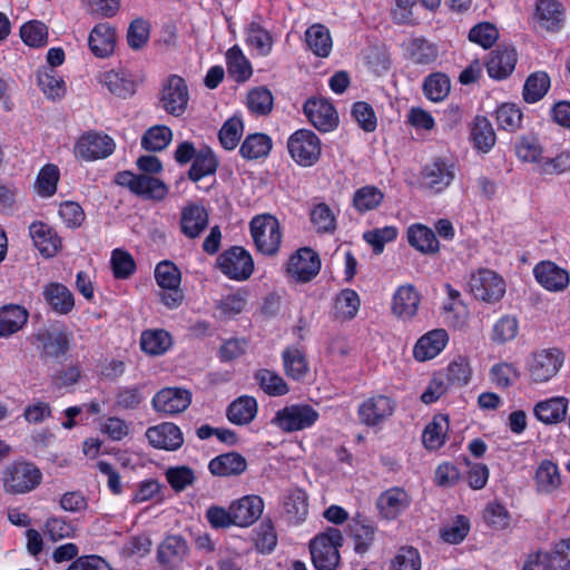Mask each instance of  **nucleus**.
I'll use <instances>...</instances> for the list:
<instances>
[{
    "label": "nucleus",
    "instance_id": "1",
    "mask_svg": "<svg viewBox=\"0 0 570 570\" xmlns=\"http://www.w3.org/2000/svg\"><path fill=\"white\" fill-rule=\"evenodd\" d=\"M343 537L338 529L330 528L309 543L312 561L317 570H335L340 563L338 548Z\"/></svg>",
    "mask_w": 570,
    "mask_h": 570
},
{
    "label": "nucleus",
    "instance_id": "2",
    "mask_svg": "<svg viewBox=\"0 0 570 570\" xmlns=\"http://www.w3.org/2000/svg\"><path fill=\"white\" fill-rule=\"evenodd\" d=\"M564 363V353L556 347L542 348L530 354L527 362L529 380L542 384L553 379Z\"/></svg>",
    "mask_w": 570,
    "mask_h": 570
},
{
    "label": "nucleus",
    "instance_id": "3",
    "mask_svg": "<svg viewBox=\"0 0 570 570\" xmlns=\"http://www.w3.org/2000/svg\"><path fill=\"white\" fill-rule=\"evenodd\" d=\"M250 234L258 252L267 256L278 253L282 244L279 222L269 214L255 216L250 222Z\"/></svg>",
    "mask_w": 570,
    "mask_h": 570
},
{
    "label": "nucleus",
    "instance_id": "4",
    "mask_svg": "<svg viewBox=\"0 0 570 570\" xmlns=\"http://www.w3.org/2000/svg\"><path fill=\"white\" fill-rule=\"evenodd\" d=\"M320 417L309 404H291L278 410L272 423L283 432L292 433L311 428Z\"/></svg>",
    "mask_w": 570,
    "mask_h": 570
},
{
    "label": "nucleus",
    "instance_id": "5",
    "mask_svg": "<svg viewBox=\"0 0 570 570\" xmlns=\"http://www.w3.org/2000/svg\"><path fill=\"white\" fill-rule=\"evenodd\" d=\"M42 479L40 470L29 462H14L3 472L4 489L9 493H26L37 488Z\"/></svg>",
    "mask_w": 570,
    "mask_h": 570
},
{
    "label": "nucleus",
    "instance_id": "6",
    "mask_svg": "<svg viewBox=\"0 0 570 570\" xmlns=\"http://www.w3.org/2000/svg\"><path fill=\"white\" fill-rule=\"evenodd\" d=\"M469 288L476 299L493 304L504 296L505 282L495 272L480 268L470 276Z\"/></svg>",
    "mask_w": 570,
    "mask_h": 570
},
{
    "label": "nucleus",
    "instance_id": "7",
    "mask_svg": "<svg viewBox=\"0 0 570 570\" xmlns=\"http://www.w3.org/2000/svg\"><path fill=\"white\" fill-rule=\"evenodd\" d=\"M115 183L147 199L161 200L168 194L165 183L149 175L120 171L116 175Z\"/></svg>",
    "mask_w": 570,
    "mask_h": 570
},
{
    "label": "nucleus",
    "instance_id": "8",
    "mask_svg": "<svg viewBox=\"0 0 570 570\" xmlns=\"http://www.w3.org/2000/svg\"><path fill=\"white\" fill-rule=\"evenodd\" d=\"M291 157L301 166H313L321 157V141L308 129L295 131L287 141Z\"/></svg>",
    "mask_w": 570,
    "mask_h": 570
},
{
    "label": "nucleus",
    "instance_id": "9",
    "mask_svg": "<svg viewBox=\"0 0 570 570\" xmlns=\"http://www.w3.org/2000/svg\"><path fill=\"white\" fill-rule=\"evenodd\" d=\"M189 91L186 81L177 76H169L159 92V106L169 115L180 117L187 109Z\"/></svg>",
    "mask_w": 570,
    "mask_h": 570
},
{
    "label": "nucleus",
    "instance_id": "10",
    "mask_svg": "<svg viewBox=\"0 0 570 570\" xmlns=\"http://www.w3.org/2000/svg\"><path fill=\"white\" fill-rule=\"evenodd\" d=\"M217 264L226 276L236 281L249 278L254 271V262L250 254L238 246L222 253Z\"/></svg>",
    "mask_w": 570,
    "mask_h": 570
},
{
    "label": "nucleus",
    "instance_id": "11",
    "mask_svg": "<svg viewBox=\"0 0 570 570\" xmlns=\"http://www.w3.org/2000/svg\"><path fill=\"white\" fill-rule=\"evenodd\" d=\"M115 147L114 139L108 135L89 131L76 142L75 155L85 160H96L110 156Z\"/></svg>",
    "mask_w": 570,
    "mask_h": 570
},
{
    "label": "nucleus",
    "instance_id": "12",
    "mask_svg": "<svg viewBox=\"0 0 570 570\" xmlns=\"http://www.w3.org/2000/svg\"><path fill=\"white\" fill-rule=\"evenodd\" d=\"M395 410V402L382 394L364 400L357 410L360 422L366 426H376L389 419Z\"/></svg>",
    "mask_w": 570,
    "mask_h": 570
},
{
    "label": "nucleus",
    "instance_id": "13",
    "mask_svg": "<svg viewBox=\"0 0 570 570\" xmlns=\"http://www.w3.org/2000/svg\"><path fill=\"white\" fill-rule=\"evenodd\" d=\"M321 259L313 249L304 247L293 254L287 263V274L297 282L306 283L320 272Z\"/></svg>",
    "mask_w": 570,
    "mask_h": 570
},
{
    "label": "nucleus",
    "instance_id": "14",
    "mask_svg": "<svg viewBox=\"0 0 570 570\" xmlns=\"http://www.w3.org/2000/svg\"><path fill=\"white\" fill-rule=\"evenodd\" d=\"M191 402V393L186 389L165 387L156 393L151 404L156 412L175 415L188 409Z\"/></svg>",
    "mask_w": 570,
    "mask_h": 570
},
{
    "label": "nucleus",
    "instance_id": "15",
    "mask_svg": "<svg viewBox=\"0 0 570 570\" xmlns=\"http://www.w3.org/2000/svg\"><path fill=\"white\" fill-rule=\"evenodd\" d=\"M304 112L309 122L320 131H331L338 122V116L331 102L325 99H308L304 104Z\"/></svg>",
    "mask_w": 570,
    "mask_h": 570
},
{
    "label": "nucleus",
    "instance_id": "16",
    "mask_svg": "<svg viewBox=\"0 0 570 570\" xmlns=\"http://www.w3.org/2000/svg\"><path fill=\"white\" fill-rule=\"evenodd\" d=\"M208 224L209 214L203 205L191 203L183 207L179 226L185 237L189 239L198 238L208 227Z\"/></svg>",
    "mask_w": 570,
    "mask_h": 570
},
{
    "label": "nucleus",
    "instance_id": "17",
    "mask_svg": "<svg viewBox=\"0 0 570 570\" xmlns=\"http://www.w3.org/2000/svg\"><path fill=\"white\" fill-rule=\"evenodd\" d=\"M410 494L400 487H393L380 494L376 501L380 515L386 520L396 519L411 504Z\"/></svg>",
    "mask_w": 570,
    "mask_h": 570
},
{
    "label": "nucleus",
    "instance_id": "18",
    "mask_svg": "<svg viewBox=\"0 0 570 570\" xmlns=\"http://www.w3.org/2000/svg\"><path fill=\"white\" fill-rule=\"evenodd\" d=\"M146 438L154 448L168 451L177 450L184 443L180 429L169 422L149 428L146 431Z\"/></svg>",
    "mask_w": 570,
    "mask_h": 570
},
{
    "label": "nucleus",
    "instance_id": "19",
    "mask_svg": "<svg viewBox=\"0 0 570 570\" xmlns=\"http://www.w3.org/2000/svg\"><path fill=\"white\" fill-rule=\"evenodd\" d=\"M234 523L237 527H249L259 519L264 510V501L258 495H245L230 503Z\"/></svg>",
    "mask_w": 570,
    "mask_h": 570
},
{
    "label": "nucleus",
    "instance_id": "20",
    "mask_svg": "<svg viewBox=\"0 0 570 570\" xmlns=\"http://www.w3.org/2000/svg\"><path fill=\"white\" fill-rule=\"evenodd\" d=\"M537 281L548 291L560 292L569 285V273L552 262H542L534 267Z\"/></svg>",
    "mask_w": 570,
    "mask_h": 570
},
{
    "label": "nucleus",
    "instance_id": "21",
    "mask_svg": "<svg viewBox=\"0 0 570 570\" xmlns=\"http://www.w3.org/2000/svg\"><path fill=\"white\" fill-rule=\"evenodd\" d=\"M88 45L98 58L109 57L116 46V30L107 22L96 24L89 33Z\"/></svg>",
    "mask_w": 570,
    "mask_h": 570
},
{
    "label": "nucleus",
    "instance_id": "22",
    "mask_svg": "<svg viewBox=\"0 0 570 570\" xmlns=\"http://www.w3.org/2000/svg\"><path fill=\"white\" fill-rule=\"evenodd\" d=\"M454 166L440 158L425 165L422 170L425 185L435 191L446 188L454 179Z\"/></svg>",
    "mask_w": 570,
    "mask_h": 570
},
{
    "label": "nucleus",
    "instance_id": "23",
    "mask_svg": "<svg viewBox=\"0 0 570 570\" xmlns=\"http://www.w3.org/2000/svg\"><path fill=\"white\" fill-rule=\"evenodd\" d=\"M29 234L33 245L45 257H52L58 253L61 245L56 232L42 222L32 223L29 227Z\"/></svg>",
    "mask_w": 570,
    "mask_h": 570
},
{
    "label": "nucleus",
    "instance_id": "24",
    "mask_svg": "<svg viewBox=\"0 0 570 570\" xmlns=\"http://www.w3.org/2000/svg\"><path fill=\"white\" fill-rule=\"evenodd\" d=\"M448 340L449 336L445 330H433L416 342L413 355L420 362L431 360L441 353Z\"/></svg>",
    "mask_w": 570,
    "mask_h": 570
},
{
    "label": "nucleus",
    "instance_id": "25",
    "mask_svg": "<svg viewBox=\"0 0 570 570\" xmlns=\"http://www.w3.org/2000/svg\"><path fill=\"white\" fill-rule=\"evenodd\" d=\"M517 52L513 48H498L491 52L487 62V71L493 79H504L509 77L515 68Z\"/></svg>",
    "mask_w": 570,
    "mask_h": 570
},
{
    "label": "nucleus",
    "instance_id": "26",
    "mask_svg": "<svg viewBox=\"0 0 570 570\" xmlns=\"http://www.w3.org/2000/svg\"><path fill=\"white\" fill-rule=\"evenodd\" d=\"M101 85L119 98H128L136 92V83L131 76L124 70H108L98 76Z\"/></svg>",
    "mask_w": 570,
    "mask_h": 570
},
{
    "label": "nucleus",
    "instance_id": "27",
    "mask_svg": "<svg viewBox=\"0 0 570 570\" xmlns=\"http://www.w3.org/2000/svg\"><path fill=\"white\" fill-rule=\"evenodd\" d=\"M568 399L556 396L540 401L534 405L533 413L535 417L544 424H557L562 422L568 412Z\"/></svg>",
    "mask_w": 570,
    "mask_h": 570
},
{
    "label": "nucleus",
    "instance_id": "28",
    "mask_svg": "<svg viewBox=\"0 0 570 570\" xmlns=\"http://www.w3.org/2000/svg\"><path fill=\"white\" fill-rule=\"evenodd\" d=\"M420 295L412 285L400 286L392 303L393 313L402 320L412 318L419 308Z\"/></svg>",
    "mask_w": 570,
    "mask_h": 570
},
{
    "label": "nucleus",
    "instance_id": "29",
    "mask_svg": "<svg viewBox=\"0 0 570 570\" xmlns=\"http://www.w3.org/2000/svg\"><path fill=\"white\" fill-rule=\"evenodd\" d=\"M208 469L214 475L234 476L246 471L247 461L237 452H228L212 459L209 461Z\"/></svg>",
    "mask_w": 570,
    "mask_h": 570
},
{
    "label": "nucleus",
    "instance_id": "30",
    "mask_svg": "<svg viewBox=\"0 0 570 570\" xmlns=\"http://www.w3.org/2000/svg\"><path fill=\"white\" fill-rule=\"evenodd\" d=\"M535 17L542 29L553 32L561 29L564 12L558 1L540 0L537 4Z\"/></svg>",
    "mask_w": 570,
    "mask_h": 570
},
{
    "label": "nucleus",
    "instance_id": "31",
    "mask_svg": "<svg viewBox=\"0 0 570 570\" xmlns=\"http://www.w3.org/2000/svg\"><path fill=\"white\" fill-rule=\"evenodd\" d=\"M47 304L58 314H68L75 306L72 293L60 283H50L43 287Z\"/></svg>",
    "mask_w": 570,
    "mask_h": 570
},
{
    "label": "nucleus",
    "instance_id": "32",
    "mask_svg": "<svg viewBox=\"0 0 570 570\" xmlns=\"http://www.w3.org/2000/svg\"><path fill=\"white\" fill-rule=\"evenodd\" d=\"M188 553L186 541L179 535L167 537L158 547L157 558L161 564L174 567Z\"/></svg>",
    "mask_w": 570,
    "mask_h": 570
},
{
    "label": "nucleus",
    "instance_id": "33",
    "mask_svg": "<svg viewBox=\"0 0 570 570\" xmlns=\"http://www.w3.org/2000/svg\"><path fill=\"white\" fill-rule=\"evenodd\" d=\"M28 311L20 305H6L0 308V336L7 337L20 331L28 320Z\"/></svg>",
    "mask_w": 570,
    "mask_h": 570
},
{
    "label": "nucleus",
    "instance_id": "34",
    "mask_svg": "<svg viewBox=\"0 0 570 570\" xmlns=\"http://www.w3.org/2000/svg\"><path fill=\"white\" fill-rule=\"evenodd\" d=\"M407 240L411 246L423 254H436L440 249V243L434 232L421 224L409 227Z\"/></svg>",
    "mask_w": 570,
    "mask_h": 570
},
{
    "label": "nucleus",
    "instance_id": "35",
    "mask_svg": "<svg viewBox=\"0 0 570 570\" xmlns=\"http://www.w3.org/2000/svg\"><path fill=\"white\" fill-rule=\"evenodd\" d=\"M257 410L255 397L242 395L234 400L227 407V417L234 424L245 425L255 419Z\"/></svg>",
    "mask_w": 570,
    "mask_h": 570
},
{
    "label": "nucleus",
    "instance_id": "36",
    "mask_svg": "<svg viewBox=\"0 0 570 570\" xmlns=\"http://www.w3.org/2000/svg\"><path fill=\"white\" fill-rule=\"evenodd\" d=\"M43 352L49 357L58 358L69 350L71 333L65 328L52 327L41 334Z\"/></svg>",
    "mask_w": 570,
    "mask_h": 570
},
{
    "label": "nucleus",
    "instance_id": "37",
    "mask_svg": "<svg viewBox=\"0 0 570 570\" xmlns=\"http://www.w3.org/2000/svg\"><path fill=\"white\" fill-rule=\"evenodd\" d=\"M284 372L287 377L303 381L308 371V362L303 351L297 347H287L282 353Z\"/></svg>",
    "mask_w": 570,
    "mask_h": 570
},
{
    "label": "nucleus",
    "instance_id": "38",
    "mask_svg": "<svg viewBox=\"0 0 570 570\" xmlns=\"http://www.w3.org/2000/svg\"><path fill=\"white\" fill-rule=\"evenodd\" d=\"M283 510L291 523L303 521L308 513L307 495L299 489L288 491L284 498Z\"/></svg>",
    "mask_w": 570,
    "mask_h": 570
},
{
    "label": "nucleus",
    "instance_id": "39",
    "mask_svg": "<svg viewBox=\"0 0 570 570\" xmlns=\"http://www.w3.org/2000/svg\"><path fill=\"white\" fill-rule=\"evenodd\" d=\"M305 41L308 48L317 57L326 58L332 50V37L323 24H313L305 32Z\"/></svg>",
    "mask_w": 570,
    "mask_h": 570
},
{
    "label": "nucleus",
    "instance_id": "40",
    "mask_svg": "<svg viewBox=\"0 0 570 570\" xmlns=\"http://www.w3.org/2000/svg\"><path fill=\"white\" fill-rule=\"evenodd\" d=\"M254 379L262 391L269 396H283L289 392L286 381L275 371L261 368L254 373Z\"/></svg>",
    "mask_w": 570,
    "mask_h": 570
},
{
    "label": "nucleus",
    "instance_id": "41",
    "mask_svg": "<svg viewBox=\"0 0 570 570\" xmlns=\"http://www.w3.org/2000/svg\"><path fill=\"white\" fill-rule=\"evenodd\" d=\"M384 200V193L373 185H366L355 190L353 207L360 214L376 209Z\"/></svg>",
    "mask_w": 570,
    "mask_h": 570
},
{
    "label": "nucleus",
    "instance_id": "42",
    "mask_svg": "<svg viewBox=\"0 0 570 570\" xmlns=\"http://www.w3.org/2000/svg\"><path fill=\"white\" fill-rule=\"evenodd\" d=\"M218 167V160L209 148L200 149L193 160L188 171V178L191 181H199L208 175H214Z\"/></svg>",
    "mask_w": 570,
    "mask_h": 570
},
{
    "label": "nucleus",
    "instance_id": "43",
    "mask_svg": "<svg viewBox=\"0 0 570 570\" xmlns=\"http://www.w3.org/2000/svg\"><path fill=\"white\" fill-rule=\"evenodd\" d=\"M449 430V419L446 415H435L433 421L429 423L422 435V442L429 450L440 449L445 439V434Z\"/></svg>",
    "mask_w": 570,
    "mask_h": 570
},
{
    "label": "nucleus",
    "instance_id": "44",
    "mask_svg": "<svg viewBox=\"0 0 570 570\" xmlns=\"http://www.w3.org/2000/svg\"><path fill=\"white\" fill-rule=\"evenodd\" d=\"M406 51L410 60L415 65H431L438 58L436 47L424 38L410 40Z\"/></svg>",
    "mask_w": 570,
    "mask_h": 570
},
{
    "label": "nucleus",
    "instance_id": "45",
    "mask_svg": "<svg viewBox=\"0 0 570 570\" xmlns=\"http://www.w3.org/2000/svg\"><path fill=\"white\" fill-rule=\"evenodd\" d=\"M535 483L540 492L550 493L557 490L561 484L557 464L549 460L542 461L535 472Z\"/></svg>",
    "mask_w": 570,
    "mask_h": 570
},
{
    "label": "nucleus",
    "instance_id": "46",
    "mask_svg": "<svg viewBox=\"0 0 570 570\" xmlns=\"http://www.w3.org/2000/svg\"><path fill=\"white\" fill-rule=\"evenodd\" d=\"M451 90L450 78L443 72H434L428 76L423 82L425 97L434 102L444 100Z\"/></svg>",
    "mask_w": 570,
    "mask_h": 570
},
{
    "label": "nucleus",
    "instance_id": "47",
    "mask_svg": "<svg viewBox=\"0 0 570 570\" xmlns=\"http://www.w3.org/2000/svg\"><path fill=\"white\" fill-rule=\"evenodd\" d=\"M471 137L474 146L483 153H488L495 144V132L485 117L478 116L475 118Z\"/></svg>",
    "mask_w": 570,
    "mask_h": 570
},
{
    "label": "nucleus",
    "instance_id": "48",
    "mask_svg": "<svg viewBox=\"0 0 570 570\" xmlns=\"http://www.w3.org/2000/svg\"><path fill=\"white\" fill-rule=\"evenodd\" d=\"M550 88V77L544 71L531 73L523 86V98L527 102L534 104L542 99Z\"/></svg>",
    "mask_w": 570,
    "mask_h": 570
},
{
    "label": "nucleus",
    "instance_id": "49",
    "mask_svg": "<svg viewBox=\"0 0 570 570\" xmlns=\"http://www.w3.org/2000/svg\"><path fill=\"white\" fill-rule=\"evenodd\" d=\"M360 305L361 301L355 291L350 288L343 289L335 299V317L341 321L352 320L356 316Z\"/></svg>",
    "mask_w": 570,
    "mask_h": 570
},
{
    "label": "nucleus",
    "instance_id": "50",
    "mask_svg": "<svg viewBox=\"0 0 570 570\" xmlns=\"http://www.w3.org/2000/svg\"><path fill=\"white\" fill-rule=\"evenodd\" d=\"M171 345V337L164 330L145 331L140 337L141 350L150 355H160Z\"/></svg>",
    "mask_w": 570,
    "mask_h": 570
},
{
    "label": "nucleus",
    "instance_id": "51",
    "mask_svg": "<svg viewBox=\"0 0 570 570\" xmlns=\"http://www.w3.org/2000/svg\"><path fill=\"white\" fill-rule=\"evenodd\" d=\"M247 42L261 55L267 56L273 49L274 39L261 22L252 21L247 29Z\"/></svg>",
    "mask_w": 570,
    "mask_h": 570
},
{
    "label": "nucleus",
    "instance_id": "52",
    "mask_svg": "<svg viewBox=\"0 0 570 570\" xmlns=\"http://www.w3.org/2000/svg\"><path fill=\"white\" fill-rule=\"evenodd\" d=\"M519 322L515 316L503 315L493 325L491 340L499 345L505 344L517 337Z\"/></svg>",
    "mask_w": 570,
    "mask_h": 570
},
{
    "label": "nucleus",
    "instance_id": "53",
    "mask_svg": "<svg viewBox=\"0 0 570 570\" xmlns=\"http://www.w3.org/2000/svg\"><path fill=\"white\" fill-rule=\"evenodd\" d=\"M272 148L271 139L263 134H253L246 137L239 153L244 158L257 159L266 156Z\"/></svg>",
    "mask_w": 570,
    "mask_h": 570
},
{
    "label": "nucleus",
    "instance_id": "54",
    "mask_svg": "<svg viewBox=\"0 0 570 570\" xmlns=\"http://www.w3.org/2000/svg\"><path fill=\"white\" fill-rule=\"evenodd\" d=\"M228 72L237 80L245 81L252 76V67L239 47H232L226 55Z\"/></svg>",
    "mask_w": 570,
    "mask_h": 570
},
{
    "label": "nucleus",
    "instance_id": "55",
    "mask_svg": "<svg viewBox=\"0 0 570 570\" xmlns=\"http://www.w3.org/2000/svg\"><path fill=\"white\" fill-rule=\"evenodd\" d=\"M171 137L173 132L167 126L157 125L144 134L141 146L150 151H160L169 145Z\"/></svg>",
    "mask_w": 570,
    "mask_h": 570
},
{
    "label": "nucleus",
    "instance_id": "56",
    "mask_svg": "<svg viewBox=\"0 0 570 570\" xmlns=\"http://www.w3.org/2000/svg\"><path fill=\"white\" fill-rule=\"evenodd\" d=\"M38 85L50 99H57L65 94V82L52 68L38 71Z\"/></svg>",
    "mask_w": 570,
    "mask_h": 570
},
{
    "label": "nucleus",
    "instance_id": "57",
    "mask_svg": "<svg viewBox=\"0 0 570 570\" xmlns=\"http://www.w3.org/2000/svg\"><path fill=\"white\" fill-rule=\"evenodd\" d=\"M59 169L53 164L43 166L36 180V190L42 197H50L56 193L59 181Z\"/></svg>",
    "mask_w": 570,
    "mask_h": 570
},
{
    "label": "nucleus",
    "instance_id": "58",
    "mask_svg": "<svg viewBox=\"0 0 570 570\" xmlns=\"http://www.w3.org/2000/svg\"><path fill=\"white\" fill-rule=\"evenodd\" d=\"M244 131V125L240 118L232 117L222 126L218 138L222 146L227 150H233L238 145Z\"/></svg>",
    "mask_w": 570,
    "mask_h": 570
},
{
    "label": "nucleus",
    "instance_id": "59",
    "mask_svg": "<svg viewBox=\"0 0 570 570\" xmlns=\"http://www.w3.org/2000/svg\"><path fill=\"white\" fill-rule=\"evenodd\" d=\"M155 278L161 289L176 288L180 286L181 274L174 263L163 261L155 268Z\"/></svg>",
    "mask_w": 570,
    "mask_h": 570
},
{
    "label": "nucleus",
    "instance_id": "60",
    "mask_svg": "<svg viewBox=\"0 0 570 570\" xmlns=\"http://www.w3.org/2000/svg\"><path fill=\"white\" fill-rule=\"evenodd\" d=\"M165 475L167 482L176 492L184 491L193 485L196 480L194 470L187 465L170 466L166 470Z\"/></svg>",
    "mask_w": 570,
    "mask_h": 570
},
{
    "label": "nucleus",
    "instance_id": "61",
    "mask_svg": "<svg viewBox=\"0 0 570 570\" xmlns=\"http://www.w3.org/2000/svg\"><path fill=\"white\" fill-rule=\"evenodd\" d=\"M390 570H421V557L413 547H402L391 560Z\"/></svg>",
    "mask_w": 570,
    "mask_h": 570
},
{
    "label": "nucleus",
    "instance_id": "62",
    "mask_svg": "<svg viewBox=\"0 0 570 570\" xmlns=\"http://www.w3.org/2000/svg\"><path fill=\"white\" fill-rule=\"evenodd\" d=\"M20 37L30 47H41L47 42L48 28L43 22L29 21L21 27Z\"/></svg>",
    "mask_w": 570,
    "mask_h": 570
},
{
    "label": "nucleus",
    "instance_id": "63",
    "mask_svg": "<svg viewBox=\"0 0 570 570\" xmlns=\"http://www.w3.org/2000/svg\"><path fill=\"white\" fill-rule=\"evenodd\" d=\"M352 117L366 132H373L377 127V117L373 107L365 101H357L352 107Z\"/></svg>",
    "mask_w": 570,
    "mask_h": 570
},
{
    "label": "nucleus",
    "instance_id": "64",
    "mask_svg": "<svg viewBox=\"0 0 570 570\" xmlns=\"http://www.w3.org/2000/svg\"><path fill=\"white\" fill-rule=\"evenodd\" d=\"M246 306V294L237 291L223 296L216 303V308L224 317L235 316L244 311Z\"/></svg>",
    "mask_w": 570,
    "mask_h": 570
}]
</instances>
